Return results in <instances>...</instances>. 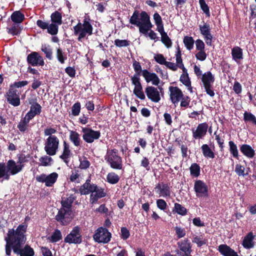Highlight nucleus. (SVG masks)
Masks as SVG:
<instances>
[{"mask_svg": "<svg viewBox=\"0 0 256 256\" xmlns=\"http://www.w3.org/2000/svg\"><path fill=\"white\" fill-rule=\"evenodd\" d=\"M26 226L20 224L16 230L14 229L9 230L7 236L5 238L6 242V253L9 256L11 253L12 247L14 252L20 256H33L34 251L30 246L26 245L24 246L26 238L24 233L26 232Z\"/></svg>", "mask_w": 256, "mask_h": 256, "instance_id": "nucleus-1", "label": "nucleus"}, {"mask_svg": "<svg viewBox=\"0 0 256 256\" xmlns=\"http://www.w3.org/2000/svg\"><path fill=\"white\" fill-rule=\"evenodd\" d=\"M26 162L24 157H20L18 161L16 162L14 160H10L6 162V166L4 163L0 164V178H4L6 179H9L10 174L15 175L20 172L24 168L22 164Z\"/></svg>", "mask_w": 256, "mask_h": 256, "instance_id": "nucleus-2", "label": "nucleus"}, {"mask_svg": "<svg viewBox=\"0 0 256 256\" xmlns=\"http://www.w3.org/2000/svg\"><path fill=\"white\" fill-rule=\"evenodd\" d=\"M130 22L138 26L140 32L144 34H146L152 26L150 16L145 12H142L140 14L138 12H134L130 18Z\"/></svg>", "mask_w": 256, "mask_h": 256, "instance_id": "nucleus-3", "label": "nucleus"}, {"mask_svg": "<svg viewBox=\"0 0 256 256\" xmlns=\"http://www.w3.org/2000/svg\"><path fill=\"white\" fill-rule=\"evenodd\" d=\"M75 198L73 194H70L66 200H62V208L58 211L56 218L58 221L60 222L63 225L67 224L72 218L70 208Z\"/></svg>", "mask_w": 256, "mask_h": 256, "instance_id": "nucleus-4", "label": "nucleus"}, {"mask_svg": "<svg viewBox=\"0 0 256 256\" xmlns=\"http://www.w3.org/2000/svg\"><path fill=\"white\" fill-rule=\"evenodd\" d=\"M73 28L74 34L78 36V42H82L84 38L92 34V26L86 19H84L82 23L79 22Z\"/></svg>", "mask_w": 256, "mask_h": 256, "instance_id": "nucleus-5", "label": "nucleus"}, {"mask_svg": "<svg viewBox=\"0 0 256 256\" xmlns=\"http://www.w3.org/2000/svg\"><path fill=\"white\" fill-rule=\"evenodd\" d=\"M105 159L112 168L118 170L122 168V160L121 158L117 154L116 150H108Z\"/></svg>", "mask_w": 256, "mask_h": 256, "instance_id": "nucleus-6", "label": "nucleus"}, {"mask_svg": "<svg viewBox=\"0 0 256 256\" xmlns=\"http://www.w3.org/2000/svg\"><path fill=\"white\" fill-rule=\"evenodd\" d=\"M60 144L56 136H48L44 144V150L48 156H54L58 150Z\"/></svg>", "mask_w": 256, "mask_h": 256, "instance_id": "nucleus-7", "label": "nucleus"}, {"mask_svg": "<svg viewBox=\"0 0 256 256\" xmlns=\"http://www.w3.org/2000/svg\"><path fill=\"white\" fill-rule=\"evenodd\" d=\"M93 238L96 242L106 244L110 240L111 234L106 228L101 227L96 231Z\"/></svg>", "mask_w": 256, "mask_h": 256, "instance_id": "nucleus-8", "label": "nucleus"}, {"mask_svg": "<svg viewBox=\"0 0 256 256\" xmlns=\"http://www.w3.org/2000/svg\"><path fill=\"white\" fill-rule=\"evenodd\" d=\"M202 81L206 94L210 96H213L214 92L212 89V86L214 81V76L210 72H208L202 74Z\"/></svg>", "mask_w": 256, "mask_h": 256, "instance_id": "nucleus-9", "label": "nucleus"}, {"mask_svg": "<svg viewBox=\"0 0 256 256\" xmlns=\"http://www.w3.org/2000/svg\"><path fill=\"white\" fill-rule=\"evenodd\" d=\"M58 178V174L54 172L48 175L42 174L36 176V181L44 183L46 186H52L56 181Z\"/></svg>", "mask_w": 256, "mask_h": 256, "instance_id": "nucleus-10", "label": "nucleus"}, {"mask_svg": "<svg viewBox=\"0 0 256 256\" xmlns=\"http://www.w3.org/2000/svg\"><path fill=\"white\" fill-rule=\"evenodd\" d=\"M82 132L84 140L88 143L92 142L94 140H98L100 136L99 131H96L88 128H82Z\"/></svg>", "mask_w": 256, "mask_h": 256, "instance_id": "nucleus-11", "label": "nucleus"}, {"mask_svg": "<svg viewBox=\"0 0 256 256\" xmlns=\"http://www.w3.org/2000/svg\"><path fill=\"white\" fill-rule=\"evenodd\" d=\"M80 232L79 226L74 227L70 234L65 238L64 242L69 244H80L82 242V236Z\"/></svg>", "mask_w": 256, "mask_h": 256, "instance_id": "nucleus-12", "label": "nucleus"}, {"mask_svg": "<svg viewBox=\"0 0 256 256\" xmlns=\"http://www.w3.org/2000/svg\"><path fill=\"white\" fill-rule=\"evenodd\" d=\"M168 89L170 99L172 102L176 106L182 98L184 94L182 90L176 86H170Z\"/></svg>", "mask_w": 256, "mask_h": 256, "instance_id": "nucleus-13", "label": "nucleus"}, {"mask_svg": "<svg viewBox=\"0 0 256 256\" xmlns=\"http://www.w3.org/2000/svg\"><path fill=\"white\" fill-rule=\"evenodd\" d=\"M194 189L198 197H203L208 196V186L204 182L200 180L195 182Z\"/></svg>", "mask_w": 256, "mask_h": 256, "instance_id": "nucleus-14", "label": "nucleus"}, {"mask_svg": "<svg viewBox=\"0 0 256 256\" xmlns=\"http://www.w3.org/2000/svg\"><path fill=\"white\" fill-rule=\"evenodd\" d=\"M27 61L32 66H44V61L42 57L36 52H32L28 55Z\"/></svg>", "mask_w": 256, "mask_h": 256, "instance_id": "nucleus-15", "label": "nucleus"}, {"mask_svg": "<svg viewBox=\"0 0 256 256\" xmlns=\"http://www.w3.org/2000/svg\"><path fill=\"white\" fill-rule=\"evenodd\" d=\"M29 103L32 104L30 111L26 114L24 117L30 120L35 116L41 112V106L34 100H30Z\"/></svg>", "mask_w": 256, "mask_h": 256, "instance_id": "nucleus-16", "label": "nucleus"}, {"mask_svg": "<svg viewBox=\"0 0 256 256\" xmlns=\"http://www.w3.org/2000/svg\"><path fill=\"white\" fill-rule=\"evenodd\" d=\"M142 75L147 82H151L154 86H158L160 84V80L155 73L144 70L142 71Z\"/></svg>", "mask_w": 256, "mask_h": 256, "instance_id": "nucleus-17", "label": "nucleus"}, {"mask_svg": "<svg viewBox=\"0 0 256 256\" xmlns=\"http://www.w3.org/2000/svg\"><path fill=\"white\" fill-rule=\"evenodd\" d=\"M208 125L206 123H202L198 125L196 130H192V136L194 138H202L207 132Z\"/></svg>", "mask_w": 256, "mask_h": 256, "instance_id": "nucleus-18", "label": "nucleus"}, {"mask_svg": "<svg viewBox=\"0 0 256 256\" xmlns=\"http://www.w3.org/2000/svg\"><path fill=\"white\" fill-rule=\"evenodd\" d=\"M146 93L148 98L157 102L160 100V96L158 89L154 86H148L146 88Z\"/></svg>", "mask_w": 256, "mask_h": 256, "instance_id": "nucleus-19", "label": "nucleus"}, {"mask_svg": "<svg viewBox=\"0 0 256 256\" xmlns=\"http://www.w3.org/2000/svg\"><path fill=\"white\" fill-rule=\"evenodd\" d=\"M8 102L14 106H16L20 104V100L19 95L17 94V91L13 89H10L7 93Z\"/></svg>", "mask_w": 256, "mask_h": 256, "instance_id": "nucleus-20", "label": "nucleus"}, {"mask_svg": "<svg viewBox=\"0 0 256 256\" xmlns=\"http://www.w3.org/2000/svg\"><path fill=\"white\" fill-rule=\"evenodd\" d=\"M106 196V192L104 189L98 188L96 186V188L92 191L90 196V202L93 204L96 203L98 199L104 198Z\"/></svg>", "mask_w": 256, "mask_h": 256, "instance_id": "nucleus-21", "label": "nucleus"}, {"mask_svg": "<svg viewBox=\"0 0 256 256\" xmlns=\"http://www.w3.org/2000/svg\"><path fill=\"white\" fill-rule=\"evenodd\" d=\"M200 28L201 34L204 36L206 44L211 46L212 36L210 33V26L204 24L202 26H200Z\"/></svg>", "mask_w": 256, "mask_h": 256, "instance_id": "nucleus-22", "label": "nucleus"}, {"mask_svg": "<svg viewBox=\"0 0 256 256\" xmlns=\"http://www.w3.org/2000/svg\"><path fill=\"white\" fill-rule=\"evenodd\" d=\"M156 192L159 194V196L166 198L169 196L170 194V188L167 184H158L155 188Z\"/></svg>", "mask_w": 256, "mask_h": 256, "instance_id": "nucleus-23", "label": "nucleus"}, {"mask_svg": "<svg viewBox=\"0 0 256 256\" xmlns=\"http://www.w3.org/2000/svg\"><path fill=\"white\" fill-rule=\"evenodd\" d=\"M96 188V185L91 184L90 182L86 181L80 188V192L81 194L86 195L90 193H92V191Z\"/></svg>", "mask_w": 256, "mask_h": 256, "instance_id": "nucleus-24", "label": "nucleus"}, {"mask_svg": "<svg viewBox=\"0 0 256 256\" xmlns=\"http://www.w3.org/2000/svg\"><path fill=\"white\" fill-rule=\"evenodd\" d=\"M254 236L253 235L252 232H249L244 238L242 241V246L244 247L247 249H250L254 247V242L253 240Z\"/></svg>", "mask_w": 256, "mask_h": 256, "instance_id": "nucleus-25", "label": "nucleus"}, {"mask_svg": "<svg viewBox=\"0 0 256 256\" xmlns=\"http://www.w3.org/2000/svg\"><path fill=\"white\" fill-rule=\"evenodd\" d=\"M219 252L224 256H236V252L226 244H220L218 248Z\"/></svg>", "mask_w": 256, "mask_h": 256, "instance_id": "nucleus-26", "label": "nucleus"}, {"mask_svg": "<svg viewBox=\"0 0 256 256\" xmlns=\"http://www.w3.org/2000/svg\"><path fill=\"white\" fill-rule=\"evenodd\" d=\"M240 150L244 155L248 158H252L255 154L254 150L250 146L246 144L242 145L240 147Z\"/></svg>", "mask_w": 256, "mask_h": 256, "instance_id": "nucleus-27", "label": "nucleus"}, {"mask_svg": "<svg viewBox=\"0 0 256 256\" xmlns=\"http://www.w3.org/2000/svg\"><path fill=\"white\" fill-rule=\"evenodd\" d=\"M180 250L184 253V255L190 254L192 252L191 246L188 240L178 242Z\"/></svg>", "mask_w": 256, "mask_h": 256, "instance_id": "nucleus-28", "label": "nucleus"}, {"mask_svg": "<svg viewBox=\"0 0 256 256\" xmlns=\"http://www.w3.org/2000/svg\"><path fill=\"white\" fill-rule=\"evenodd\" d=\"M232 55L233 60L238 62L243 58L242 50L238 46H234L232 50Z\"/></svg>", "mask_w": 256, "mask_h": 256, "instance_id": "nucleus-29", "label": "nucleus"}, {"mask_svg": "<svg viewBox=\"0 0 256 256\" xmlns=\"http://www.w3.org/2000/svg\"><path fill=\"white\" fill-rule=\"evenodd\" d=\"M70 139L71 142L76 146H78L80 145L82 140L80 135L75 131H70Z\"/></svg>", "mask_w": 256, "mask_h": 256, "instance_id": "nucleus-30", "label": "nucleus"}, {"mask_svg": "<svg viewBox=\"0 0 256 256\" xmlns=\"http://www.w3.org/2000/svg\"><path fill=\"white\" fill-rule=\"evenodd\" d=\"M201 149L204 157L210 158H214V152L208 144H203L201 146Z\"/></svg>", "mask_w": 256, "mask_h": 256, "instance_id": "nucleus-31", "label": "nucleus"}, {"mask_svg": "<svg viewBox=\"0 0 256 256\" xmlns=\"http://www.w3.org/2000/svg\"><path fill=\"white\" fill-rule=\"evenodd\" d=\"M186 72V70L181 75L180 77V81L184 84L187 87L188 90L192 92V88L191 86V83L188 78V74Z\"/></svg>", "mask_w": 256, "mask_h": 256, "instance_id": "nucleus-32", "label": "nucleus"}, {"mask_svg": "<svg viewBox=\"0 0 256 256\" xmlns=\"http://www.w3.org/2000/svg\"><path fill=\"white\" fill-rule=\"evenodd\" d=\"M11 19L15 23H21L24 19V15L20 11H16L12 13L11 16Z\"/></svg>", "mask_w": 256, "mask_h": 256, "instance_id": "nucleus-33", "label": "nucleus"}, {"mask_svg": "<svg viewBox=\"0 0 256 256\" xmlns=\"http://www.w3.org/2000/svg\"><path fill=\"white\" fill-rule=\"evenodd\" d=\"M70 150L69 146L66 142H64V150L60 158L64 160L66 162H67V159L70 157Z\"/></svg>", "mask_w": 256, "mask_h": 256, "instance_id": "nucleus-34", "label": "nucleus"}, {"mask_svg": "<svg viewBox=\"0 0 256 256\" xmlns=\"http://www.w3.org/2000/svg\"><path fill=\"white\" fill-rule=\"evenodd\" d=\"M51 20L54 24L58 25H61L62 24V16L60 13L58 12H55L52 13L50 16Z\"/></svg>", "mask_w": 256, "mask_h": 256, "instance_id": "nucleus-35", "label": "nucleus"}, {"mask_svg": "<svg viewBox=\"0 0 256 256\" xmlns=\"http://www.w3.org/2000/svg\"><path fill=\"white\" fill-rule=\"evenodd\" d=\"M30 120L24 117V120H21L18 125V130L22 132L28 130Z\"/></svg>", "mask_w": 256, "mask_h": 256, "instance_id": "nucleus-36", "label": "nucleus"}, {"mask_svg": "<svg viewBox=\"0 0 256 256\" xmlns=\"http://www.w3.org/2000/svg\"><path fill=\"white\" fill-rule=\"evenodd\" d=\"M39 161L40 162V165L44 166H50L53 162L52 158L48 156H42L39 159Z\"/></svg>", "mask_w": 256, "mask_h": 256, "instance_id": "nucleus-37", "label": "nucleus"}, {"mask_svg": "<svg viewBox=\"0 0 256 256\" xmlns=\"http://www.w3.org/2000/svg\"><path fill=\"white\" fill-rule=\"evenodd\" d=\"M190 174L194 176L198 177L200 174V166L196 164H192L190 168Z\"/></svg>", "mask_w": 256, "mask_h": 256, "instance_id": "nucleus-38", "label": "nucleus"}, {"mask_svg": "<svg viewBox=\"0 0 256 256\" xmlns=\"http://www.w3.org/2000/svg\"><path fill=\"white\" fill-rule=\"evenodd\" d=\"M230 146V151L234 157L238 158V152L236 145L232 142H228Z\"/></svg>", "mask_w": 256, "mask_h": 256, "instance_id": "nucleus-39", "label": "nucleus"}, {"mask_svg": "<svg viewBox=\"0 0 256 256\" xmlns=\"http://www.w3.org/2000/svg\"><path fill=\"white\" fill-rule=\"evenodd\" d=\"M184 43L187 49L190 50L193 48L194 40L192 37L186 36L184 38Z\"/></svg>", "mask_w": 256, "mask_h": 256, "instance_id": "nucleus-40", "label": "nucleus"}, {"mask_svg": "<svg viewBox=\"0 0 256 256\" xmlns=\"http://www.w3.org/2000/svg\"><path fill=\"white\" fill-rule=\"evenodd\" d=\"M119 176L114 172H110L107 176L108 182L110 184H114L119 180Z\"/></svg>", "mask_w": 256, "mask_h": 256, "instance_id": "nucleus-41", "label": "nucleus"}, {"mask_svg": "<svg viewBox=\"0 0 256 256\" xmlns=\"http://www.w3.org/2000/svg\"><path fill=\"white\" fill-rule=\"evenodd\" d=\"M62 238V236L60 232L56 230L54 232L49 239L51 242H56L61 240Z\"/></svg>", "mask_w": 256, "mask_h": 256, "instance_id": "nucleus-42", "label": "nucleus"}, {"mask_svg": "<svg viewBox=\"0 0 256 256\" xmlns=\"http://www.w3.org/2000/svg\"><path fill=\"white\" fill-rule=\"evenodd\" d=\"M134 94L139 98L144 100L145 98V95L142 91V86L137 87H134Z\"/></svg>", "mask_w": 256, "mask_h": 256, "instance_id": "nucleus-43", "label": "nucleus"}, {"mask_svg": "<svg viewBox=\"0 0 256 256\" xmlns=\"http://www.w3.org/2000/svg\"><path fill=\"white\" fill-rule=\"evenodd\" d=\"M244 120L246 122H250L256 125V118L250 112H245L244 114Z\"/></svg>", "mask_w": 256, "mask_h": 256, "instance_id": "nucleus-44", "label": "nucleus"}, {"mask_svg": "<svg viewBox=\"0 0 256 256\" xmlns=\"http://www.w3.org/2000/svg\"><path fill=\"white\" fill-rule=\"evenodd\" d=\"M58 26L56 24H48L47 28L48 32L52 35H55L58 34Z\"/></svg>", "mask_w": 256, "mask_h": 256, "instance_id": "nucleus-45", "label": "nucleus"}, {"mask_svg": "<svg viewBox=\"0 0 256 256\" xmlns=\"http://www.w3.org/2000/svg\"><path fill=\"white\" fill-rule=\"evenodd\" d=\"M192 242L197 244L198 246H201L206 244L207 240L202 236H196L192 240Z\"/></svg>", "mask_w": 256, "mask_h": 256, "instance_id": "nucleus-46", "label": "nucleus"}, {"mask_svg": "<svg viewBox=\"0 0 256 256\" xmlns=\"http://www.w3.org/2000/svg\"><path fill=\"white\" fill-rule=\"evenodd\" d=\"M161 40L162 42L167 47L170 48L172 46V42L166 33L161 35Z\"/></svg>", "mask_w": 256, "mask_h": 256, "instance_id": "nucleus-47", "label": "nucleus"}, {"mask_svg": "<svg viewBox=\"0 0 256 256\" xmlns=\"http://www.w3.org/2000/svg\"><path fill=\"white\" fill-rule=\"evenodd\" d=\"M174 209L176 212L184 216L186 213V208L179 204H174Z\"/></svg>", "mask_w": 256, "mask_h": 256, "instance_id": "nucleus-48", "label": "nucleus"}, {"mask_svg": "<svg viewBox=\"0 0 256 256\" xmlns=\"http://www.w3.org/2000/svg\"><path fill=\"white\" fill-rule=\"evenodd\" d=\"M235 172L239 176H244L248 174L245 173V168L240 164H236L235 168Z\"/></svg>", "mask_w": 256, "mask_h": 256, "instance_id": "nucleus-49", "label": "nucleus"}, {"mask_svg": "<svg viewBox=\"0 0 256 256\" xmlns=\"http://www.w3.org/2000/svg\"><path fill=\"white\" fill-rule=\"evenodd\" d=\"M199 3L201 9L202 11L208 16H210L209 8L207 4L206 3L204 0H200Z\"/></svg>", "mask_w": 256, "mask_h": 256, "instance_id": "nucleus-50", "label": "nucleus"}, {"mask_svg": "<svg viewBox=\"0 0 256 256\" xmlns=\"http://www.w3.org/2000/svg\"><path fill=\"white\" fill-rule=\"evenodd\" d=\"M42 50L46 54V57L50 60L52 58V50L50 46H42Z\"/></svg>", "mask_w": 256, "mask_h": 256, "instance_id": "nucleus-51", "label": "nucleus"}, {"mask_svg": "<svg viewBox=\"0 0 256 256\" xmlns=\"http://www.w3.org/2000/svg\"><path fill=\"white\" fill-rule=\"evenodd\" d=\"M176 61L177 63V66L180 68H181L182 69L183 72H185L186 70V69L184 67V64L182 63V59L180 56V52L178 50L176 54Z\"/></svg>", "mask_w": 256, "mask_h": 256, "instance_id": "nucleus-52", "label": "nucleus"}, {"mask_svg": "<svg viewBox=\"0 0 256 256\" xmlns=\"http://www.w3.org/2000/svg\"><path fill=\"white\" fill-rule=\"evenodd\" d=\"M154 60L160 64H165L166 61V58L162 54H155L154 56Z\"/></svg>", "mask_w": 256, "mask_h": 256, "instance_id": "nucleus-53", "label": "nucleus"}, {"mask_svg": "<svg viewBox=\"0 0 256 256\" xmlns=\"http://www.w3.org/2000/svg\"><path fill=\"white\" fill-rule=\"evenodd\" d=\"M56 58L61 64H64L66 59V57L64 56V52L60 48L57 50Z\"/></svg>", "mask_w": 256, "mask_h": 256, "instance_id": "nucleus-54", "label": "nucleus"}, {"mask_svg": "<svg viewBox=\"0 0 256 256\" xmlns=\"http://www.w3.org/2000/svg\"><path fill=\"white\" fill-rule=\"evenodd\" d=\"M80 167L82 169H86L90 166V163L86 158H82L80 160Z\"/></svg>", "mask_w": 256, "mask_h": 256, "instance_id": "nucleus-55", "label": "nucleus"}, {"mask_svg": "<svg viewBox=\"0 0 256 256\" xmlns=\"http://www.w3.org/2000/svg\"><path fill=\"white\" fill-rule=\"evenodd\" d=\"M80 110V105L78 102L74 104L72 107V114L74 116H78L79 114Z\"/></svg>", "mask_w": 256, "mask_h": 256, "instance_id": "nucleus-56", "label": "nucleus"}, {"mask_svg": "<svg viewBox=\"0 0 256 256\" xmlns=\"http://www.w3.org/2000/svg\"><path fill=\"white\" fill-rule=\"evenodd\" d=\"M132 82L133 85L134 86V87L142 86L141 83L140 82V79L137 74L134 75L131 78Z\"/></svg>", "mask_w": 256, "mask_h": 256, "instance_id": "nucleus-57", "label": "nucleus"}, {"mask_svg": "<svg viewBox=\"0 0 256 256\" xmlns=\"http://www.w3.org/2000/svg\"><path fill=\"white\" fill-rule=\"evenodd\" d=\"M114 44L118 47L126 46L129 44L126 40L116 39L114 40Z\"/></svg>", "mask_w": 256, "mask_h": 256, "instance_id": "nucleus-58", "label": "nucleus"}, {"mask_svg": "<svg viewBox=\"0 0 256 256\" xmlns=\"http://www.w3.org/2000/svg\"><path fill=\"white\" fill-rule=\"evenodd\" d=\"M156 205L158 208L162 210H164L167 206L166 202L162 199H159L156 200Z\"/></svg>", "mask_w": 256, "mask_h": 256, "instance_id": "nucleus-59", "label": "nucleus"}, {"mask_svg": "<svg viewBox=\"0 0 256 256\" xmlns=\"http://www.w3.org/2000/svg\"><path fill=\"white\" fill-rule=\"evenodd\" d=\"M176 232L178 238H181L184 237L186 234L185 230L184 228L176 226L175 228Z\"/></svg>", "mask_w": 256, "mask_h": 256, "instance_id": "nucleus-60", "label": "nucleus"}, {"mask_svg": "<svg viewBox=\"0 0 256 256\" xmlns=\"http://www.w3.org/2000/svg\"><path fill=\"white\" fill-rule=\"evenodd\" d=\"M196 56L198 60L203 61L206 58V54L204 50H201L196 54Z\"/></svg>", "mask_w": 256, "mask_h": 256, "instance_id": "nucleus-61", "label": "nucleus"}, {"mask_svg": "<svg viewBox=\"0 0 256 256\" xmlns=\"http://www.w3.org/2000/svg\"><path fill=\"white\" fill-rule=\"evenodd\" d=\"M56 132V130L53 128H47L44 130V134L46 136H56L53 134Z\"/></svg>", "mask_w": 256, "mask_h": 256, "instance_id": "nucleus-62", "label": "nucleus"}, {"mask_svg": "<svg viewBox=\"0 0 256 256\" xmlns=\"http://www.w3.org/2000/svg\"><path fill=\"white\" fill-rule=\"evenodd\" d=\"M130 236L129 231L126 228H121V237L124 240H126Z\"/></svg>", "mask_w": 256, "mask_h": 256, "instance_id": "nucleus-63", "label": "nucleus"}, {"mask_svg": "<svg viewBox=\"0 0 256 256\" xmlns=\"http://www.w3.org/2000/svg\"><path fill=\"white\" fill-rule=\"evenodd\" d=\"M196 48L198 50H204V42L200 40H198L196 42Z\"/></svg>", "mask_w": 256, "mask_h": 256, "instance_id": "nucleus-64", "label": "nucleus"}]
</instances>
